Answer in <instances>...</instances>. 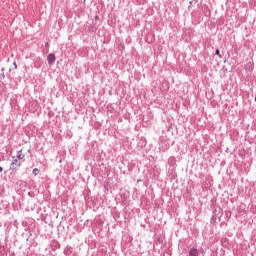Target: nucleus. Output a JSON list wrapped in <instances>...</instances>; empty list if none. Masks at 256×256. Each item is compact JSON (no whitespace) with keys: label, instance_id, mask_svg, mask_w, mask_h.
<instances>
[{"label":"nucleus","instance_id":"obj_1","mask_svg":"<svg viewBox=\"0 0 256 256\" xmlns=\"http://www.w3.org/2000/svg\"><path fill=\"white\" fill-rule=\"evenodd\" d=\"M17 167H21V161L14 159L13 162L10 164V171H15Z\"/></svg>","mask_w":256,"mask_h":256},{"label":"nucleus","instance_id":"obj_2","mask_svg":"<svg viewBox=\"0 0 256 256\" xmlns=\"http://www.w3.org/2000/svg\"><path fill=\"white\" fill-rule=\"evenodd\" d=\"M56 61V57H55V54L53 53H50L48 56H47V62H48V65H53Z\"/></svg>","mask_w":256,"mask_h":256},{"label":"nucleus","instance_id":"obj_3","mask_svg":"<svg viewBox=\"0 0 256 256\" xmlns=\"http://www.w3.org/2000/svg\"><path fill=\"white\" fill-rule=\"evenodd\" d=\"M189 256H199V250L196 247H193L189 250Z\"/></svg>","mask_w":256,"mask_h":256},{"label":"nucleus","instance_id":"obj_4","mask_svg":"<svg viewBox=\"0 0 256 256\" xmlns=\"http://www.w3.org/2000/svg\"><path fill=\"white\" fill-rule=\"evenodd\" d=\"M71 253H73V248H71V247H67L64 250V255H66V256H71Z\"/></svg>","mask_w":256,"mask_h":256},{"label":"nucleus","instance_id":"obj_5","mask_svg":"<svg viewBox=\"0 0 256 256\" xmlns=\"http://www.w3.org/2000/svg\"><path fill=\"white\" fill-rule=\"evenodd\" d=\"M17 159H19V161H21V159H25V155L23 154V150H19L17 152Z\"/></svg>","mask_w":256,"mask_h":256},{"label":"nucleus","instance_id":"obj_6","mask_svg":"<svg viewBox=\"0 0 256 256\" xmlns=\"http://www.w3.org/2000/svg\"><path fill=\"white\" fill-rule=\"evenodd\" d=\"M32 173H33V175L37 176V174L40 173V171H39L38 168H34V169L32 170Z\"/></svg>","mask_w":256,"mask_h":256},{"label":"nucleus","instance_id":"obj_7","mask_svg":"<svg viewBox=\"0 0 256 256\" xmlns=\"http://www.w3.org/2000/svg\"><path fill=\"white\" fill-rule=\"evenodd\" d=\"M1 77H2V79H5V68H2L1 69Z\"/></svg>","mask_w":256,"mask_h":256},{"label":"nucleus","instance_id":"obj_8","mask_svg":"<svg viewBox=\"0 0 256 256\" xmlns=\"http://www.w3.org/2000/svg\"><path fill=\"white\" fill-rule=\"evenodd\" d=\"M215 55H217L218 57L221 58V52L219 51V49H216V50H215Z\"/></svg>","mask_w":256,"mask_h":256},{"label":"nucleus","instance_id":"obj_9","mask_svg":"<svg viewBox=\"0 0 256 256\" xmlns=\"http://www.w3.org/2000/svg\"><path fill=\"white\" fill-rule=\"evenodd\" d=\"M215 221H217V217L212 216V218H211V223H215Z\"/></svg>","mask_w":256,"mask_h":256},{"label":"nucleus","instance_id":"obj_10","mask_svg":"<svg viewBox=\"0 0 256 256\" xmlns=\"http://www.w3.org/2000/svg\"><path fill=\"white\" fill-rule=\"evenodd\" d=\"M14 68L17 69V63L13 62Z\"/></svg>","mask_w":256,"mask_h":256},{"label":"nucleus","instance_id":"obj_11","mask_svg":"<svg viewBox=\"0 0 256 256\" xmlns=\"http://www.w3.org/2000/svg\"><path fill=\"white\" fill-rule=\"evenodd\" d=\"M0 173H3V167L0 166Z\"/></svg>","mask_w":256,"mask_h":256},{"label":"nucleus","instance_id":"obj_12","mask_svg":"<svg viewBox=\"0 0 256 256\" xmlns=\"http://www.w3.org/2000/svg\"><path fill=\"white\" fill-rule=\"evenodd\" d=\"M8 79H11V74H7Z\"/></svg>","mask_w":256,"mask_h":256}]
</instances>
